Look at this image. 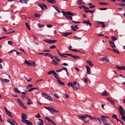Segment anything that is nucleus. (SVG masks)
<instances>
[{
	"mask_svg": "<svg viewBox=\"0 0 125 125\" xmlns=\"http://www.w3.org/2000/svg\"><path fill=\"white\" fill-rule=\"evenodd\" d=\"M112 50H113V51H114L115 52H116V53H117L118 54H120V52H119L118 50H117V49H113Z\"/></svg>",
	"mask_w": 125,
	"mask_h": 125,
	"instance_id": "53",
	"label": "nucleus"
},
{
	"mask_svg": "<svg viewBox=\"0 0 125 125\" xmlns=\"http://www.w3.org/2000/svg\"><path fill=\"white\" fill-rule=\"evenodd\" d=\"M99 4H103V5H108L109 4L106 2H101L99 3Z\"/></svg>",
	"mask_w": 125,
	"mask_h": 125,
	"instance_id": "39",
	"label": "nucleus"
},
{
	"mask_svg": "<svg viewBox=\"0 0 125 125\" xmlns=\"http://www.w3.org/2000/svg\"><path fill=\"white\" fill-rule=\"evenodd\" d=\"M57 82L60 85H65V83L64 82L61 81V80L60 79H58Z\"/></svg>",
	"mask_w": 125,
	"mask_h": 125,
	"instance_id": "21",
	"label": "nucleus"
},
{
	"mask_svg": "<svg viewBox=\"0 0 125 125\" xmlns=\"http://www.w3.org/2000/svg\"><path fill=\"white\" fill-rule=\"evenodd\" d=\"M30 87H33V84H28L26 87V89H28V88H30Z\"/></svg>",
	"mask_w": 125,
	"mask_h": 125,
	"instance_id": "46",
	"label": "nucleus"
},
{
	"mask_svg": "<svg viewBox=\"0 0 125 125\" xmlns=\"http://www.w3.org/2000/svg\"><path fill=\"white\" fill-rule=\"evenodd\" d=\"M44 56H47V57H49L51 59H53V58H54V57L52 55H51V54H49L48 53H45L44 54Z\"/></svg>",
	"mask_w": 125,
	"mask_h": 125,
	"instance_id": "13",
	"label": "nucleus"
},
{
	"mask_svg": "<svg viewBox=\"0 0 125 125\" xmlns=\"http://www.w3.org/2000/svg\"><path fill=\"white\" fill-rule=\"evenodd\" d=\"M73 83H74L73 85V89H78V88H80V83H79L78 82H73Z\"/></svg>",
	"mask_w": 125,
	"mask_h": 125,
	"instance_id": "9",
	"label": "nucleus"
},
{
	"mask_svg": "<svg viewBox=\"0 0 125 125\" xmlns=\"http://www.w3.org/2000/svg\"><path fill=\"white\" fill-rule=\"evenodd\" d=\"M67 85H68V86H71V87H72V88H73L74 87V83H73V82H70L69 83H68Z\"/></svg>",
	"mask_w": 125,
	"mask_h": 125,
	"instance_id": "31",
	"label": "nucleus"
},
{
	"mask_svg": "<svg viewBox=\"0 0 125 125\" xmlns=\"http://www.w3.org/2000/svg\"><path fill=\"white\" fill-rule=\"evenodd\" d=\"M45 119L46 120V121H48L49 122V123H51V124H52V125H56L55 123L53 122L52 120L49 119L48 117H45Z\"/></svg>",
	"mask_w": 125,
	"mask_h": 125,
	"instance_id": "15",
	"label": "nucleus"
},
{
	"mask_svg": "<svg viewBox=\"0 0 125 125\" xmlns=\"http://www.w3.org/2000/svg\"><path fill=\"white\" fill-rule=\"evenodd\" d=\"M42 95H43L45 97V96H47V95H46V93L42 92Z\"/></svg>",
	"mask_w": 125,
	"mask_h": 125,
	"instance_id": "63",
	"label": "nucleus"
},
{
	"mask_svg": "<svg viewBox=\"0 0 125 125\" xmlns=\"http://www.w3.org/2000/svg\"><path fill=\"white\" fill-rule=\"evenodd\" d=\"M24 64L28 65V66H29V67H34L36 63L35 62H29L27 60H25Z\"/></svg>",
	"mask_w": 125,
	"mask_h": 125,
	"instance_id": "6",
	"label": "nucleus"
},
{
	"mask_svg": "<svg viewBox=\"0 0 125 125\" xmlns=\"http://www.w3.org/2000/svg\"><path fill=\"white\" fill-rule=\"evenodd\" d=\"M7 122L11 125H18V124L17 123V122H16V121H15L14 119H8L7 120Z\"/></svg>",
	"mask_w": 125,
	"mask_h": 125,
	"instance_id": "8",
	"label": "nucleus"
},
{
	"mask_svg": "<svg viewBox=\"0 0 125 125\" xmlns=\"http://www.w3.org/2000/svg\"><path fill=\"white\" fill-rule=\"evenodd\" d=\"M116 68H117V69H118V70H121V66H120L118 65H116Z\"/></svg>",
	"mask_w": 125,
	"mask_h": 125,
	"instance_id": "64",
	"label": "nucleus"
},
{
	"mask_svg": "<svg viewBox=\"0 0 125 125\" xmlns=\"http://www.w3.org/2000/svg\"><path fill=\"white\" fill-rule=\"evenodd\" d=\"M71 51H73L74 52H81V51L75 49L71 50Z\"/></svg>",
	"mask_w": 125,
	"mask_h": 125,
	"instance_id": "50",
	"label": "nucleus"
},
{
	"mask_svg": "<svg viewBox=\"0 0 125 125\" xmlns=\"http://www.w3.org/2000/svg\"><path fill=\"white\" fill-rule=\"evenodd\" d=\"M0 81H1V82H2V83H9V82H10L9 80H8V79H3L1 78L0 79Z\"/></svg>",
	"mask_w": 125,
	"mask_h": 125,
	"instance_id": "20",
	"label": "nucleus"
},
{
	"mask_svg": "<svg viewBox=\"0 0 125 125\" xmlns=\"http://www.w3.org/2000/svg\"><path fill=\"white\" fill-rule=\"evenodd\" d=\"M86 63H87V64H88V65H89V66H90L91 67H92V66H93V63H92V62H91V61L89 60H87L86 61Z\"/></svg>",
	"mask_w": 125,
	"mask_h": 125,
	"instance_id": "23",
	"label": "nucleus"
},
{
	"mask_svg": "<svg viewBox=\"0 0 125 125\" xmlns=\"http://www.w3.org/2000/svg\"><path fill=\"white\" fill-rule=\"evenodd\" d=\"M52 94H53V95H54V96H55V97L56 98H59V96H58V95H57V94L56 93H52Z\"/></svg>",
	"mask_w": 125,
	"mask_h": 125,
	"instance_id": "43",
	"label": "nucleus"
},
{
	"mask_svg": "<svg viewBox=\"0 0 125 125\" xmlns=\"http://www.w3.org/2000/svg\"><path fill=\"white\" fill-rule=\"evenodd\" d=\"M44 108L46 109V110H48V111H49L51 114H54V113H59V111L56 110V109H54V108L52 107L44 106Z\"/></svg>",
	"mask_w": 125,
	"mask_h": 125,
	"instance_id": "5",
	"label": "nucleus"
},
{
	"mask_svg": "<svg viewBox=\"0 0 125 125\" xmlns=\"http://www.w3.org/2000/svg\"><path fill=\"white\" fill-rule=\"evenodd\" d=\"M25 26L27 27L28 30H31V26H30V24L28 23L25 22Z\"/></svg>",
	"mask_w": 125,
	"mask_h": 125,
	"instance_id": "34",
	"label": "nucleus"
},
{
	"mask_svg": "<svg viewBox=\"0 0 125 125\" xmlns=\"http://www.w3.org/2000/svg\"><path fill=\"white\" fill-rule=\"evenodd\" d=\"M100 10H107V8H100Z\"/></svg>",
	"mask_w": 125,
	"mask_h": 125,
	"instance_id": "59",
	"label": "nucleus"
},
{
	"mask_svg": "<svg viewBox=\"0 0 125 125\" xmlns=\"http://www.w3.org/2000/svg\"><path fill=\"white\" fill-rule=\"evenodd\" d=\"M38 6L41 8L42 10H44V8L43 7V4H38Z\"/></svg>",
	"mask_w": 125,
	"mask_h": 125,
	"instance_id": "33",
	"label": "nucleus"
},
{
	"mask_svg": "<svg viewBox=\"0 0 125 125\" xmlns=\"http://www.w3.org/2000/svg\"><path fill=\"white\" fill-rule=\"evenodd\" d=\"M51 63L53 64V65H55V66H57V65H58V62H56V61H55V59H53Z\"/></svg>",
	"mask_w": 125,
	"mask_h": 125,
	"instance_id": "28",
	"label": "nucleus"
},
{
	"mask_svg": "<svg viewBox=\"0 0 125 125\" xmlns=\"http://www.w3.org/2000/svg\"><path fill=\"white\" fill-rule=\"evenodd\" d=\"M47 28H52V27H53V25H51V24H48L47 25Z\"/></svg>",
	"mask_w": 125,
	"mask_h": 125,
	"instance_id": "60",
	"label": "nucleus"
},
{
	"mask_svg": "<svg viewBox=\"0 0 125 125\" xmlns=\"http://www.w3.org/2000/svg\"><path fill=\"white\" fill-rule=\"evenodd\" d=\"M20 2H21V3H28V1H27V0H20Z\"/></svg>",
	"mask_w": 125,
	"mask_h": 125,
	"instance_id": "35",
	"label": "nucleus"
},
{
	"mask_svg": "<svg viewBox=\"0 0 125 125\" xmlns=\"http://www.w3.org/2000/svg\"><path fill=\"white\" fill-rule=\"evenodd\" d=\"M78 117L79 119H82V120H83V121L86 124H87V123L89 122V120L88 119H86V118H89L90 120H95V118L92 117L91 115H88L87 114H84L83 116L78 115Z\"/></svg>",
	"mask_w": 125,
	"mask_h": 125,
	"instance_id": "1",
	"label": "nucleus"
},
{
	"mask_svg": "<svg viewBox=\"0 0 125 125\" xmlns=\"http://www.w3.org/2000/svg\"><path fill=\"white\" fill-rule=\"evenodd\" d=\"M39 121L37 122L38 125H43V121L41 119H38Z\"/></svg>",
	"mask_w": 125,
	"mask_h": 125,
	"instance_id": "24",
	"label": "nucleus"
},
{
	"mask_svg": "<svg viewBox=\"0 0 125 125\" xmlns=\"http://www.w3.org/2000/svg\"><path fill=\"white\" fill-rule=\"evenodd\" d=\"M43 42H47V43L50 44V43H55V42H57V40H51V39H44Z\"/></svg>",
	"mask_w": 125,
	"mask_h": 125,
	"instance_id": "7",
	"label": "nucleus"
},
{
	"mask_svg": "<svg viewBox=\"0 0 125 125\" xmlns=\"http://www.w3.org/2000/svg\"><path fill=\"white\" fill-rule=\"evenodd\" d=\"M82 3L83 0H77L76 2V4H77V5H82Z\"/></svg>",
	"mask_w": 125,
	"mask_h": 125,
	"instance_id": "27",
	"label": "nucleus"
},
{
	"mask_svg": "<svg viewBox=\"0 0 125 125\" xmlns=\"http://www.w3.org/2000/svg\"><path fill=\"white\" fill-rule=\"evenodd\" d=\"M61 69L62 70V71H63V70H64V71H65L66 73H67L68 70L67 69V68L63 67L62 68H61Z\"/></svg>",
	"mask_w": 125,
	"mask_h": 125,
	"instance_id": "47",
	"label": "nucleus"
},
{
	"mask_svg": "<svg viewBox=\"0 0 125 125\" xmlns=\"http://www.w3.org/2000/svg\"><path fill=\"white\" fill-rule=\"evenodd\" d=\"M55 58L56 60H57V61H58V62H59L60 61V59H58V58H57V57L55 56Z\"/></svg>",
	"mask_w": 125,
	"mask_h": 125,
	"instance_id": "62",
	"label": "nucleus"
},
{
	"mask_svg": "<svg viewBox=\"0 0 125 125\" xmlns=\"http://www.w3.org/2000/svg\"><path fill=\"white\" fill-rule=\"evenodd\" d=\"M42 16V15L39 14H35V17H37V18H40Z\"/></svg>",
	"mask_w": 125,
	"mask_h": 125,
	"instance_id": "42",
	"label": "nucleus"
},
{
	"mask_svg": "<svg viewBox=\"0 0 125 125\" xmlns=\"http://www.w3.org/2000/svg\"><path fill=\"white\" fill-rule=\"evenodd\" d=\"M36 118H37L38 119L41 118V114L39 113L38 114L36 115L35 116Z\"/></svg>",
	"mask_w": 125,
	"mask_h": 125,
	"instance_id": "52",
	"label": "nucleus"
},
{
	"mask_svg": "<svg viewBox=\"0 0 125 125\" xmlns=\"http://www.w3.org/2000/svg\"><path fill=\"white\" fill-rule=\"evenodd\" d=\"M89 12H90V13L92 14L93 12H95V10H88Z\"/></svg>",
	"mask_w": 125,
	"mask_h": 125,
	"instance_id": "56",
	"label": "nucleus"
},
{
	"mask_svg": "<svg viewBox=\"0 0 125 125\" xmlns=\"http://www.w3.org/2000/svg\"><path fill=\"white\" fill-rule=\"evenodd\" d=\"M118 5H120V6H125V3H117Z\"/></svg>",
	"mask_w": 125,
	"mask_h": 125,
	"instance_id": "49",
	"label": "nucleus"
},
{
	"mask_svg": "<svg viewBox=\"0 0 125 125\" xmlns=\"http://www.w3.org/2000/svg\"><path fill=\"white\" fill-rule=\"evenodd\" d=\"M30 104H33V101H32V100H31L30 99H28L27 102V105H30Z\"/></svg>",
	"mask_w": 125,
	"mask_h": 125,
	"instance_id": "36",
	"label": "nucleus"
},
{
	"mask_svg": "<svg viewBox=\"0 0 125 125\" xmlns=\"http://www.w3.org/2000/svg\"><path fill=\"white\" fill-rule=\"evenodd\" d=\"M21 122L22 123H24V124H26V125H33V124H32V122H30L27 119H28V116L26 115L24 113H22L21 115Z\"/></svg>",
	"mask_w": 125,
	"mask_h": 125,
	"instance_id": "2",
	"label": "nucleus"
},
{
	"mask_svg": "<svg viewBox=\"0 0 125 125\" xmlns=\"http://www.w3.org/2000/svg\"><path fill=\"white\" fill-rule=\"evenodd\" d=\"M55 71L54 70H51L49 72H48L47 73L48 74V75H54L55 73Z\"/></svg>",
	"mask_w": 125,
	"mask_h": 125,
	"instance_id": "30",
	"label": "nucleus"
},
{
	"mask_svg": "<svg viewBox=\"0 0 125 125\" xmlns=\"http://www.w3.org/2000/svg\"><path fill=\"white\" fill-rule=\"evenodd\" d=\"M119 113L120 114L121 116V118L122 120H125V116L124 115H125V109H124V107H123V106L121 105L119 107Z\"/></svg>",
	"mask_w": 125,
	"mask_h": 125,
	"instance_id": "4",
	"label": "nucleus"
},
{
	"mask_svg": "<svg viewBox=\"0 0 125 125\" xmlns=\"http://www.w3.org/2000/svg\"><path fill=\"white\" fill-rule=\"evenodd\" d=\"M54 77L57 81L60 79L59 78H58V73H57L56 72L54 74Z\"/></svg>",
	"mask_w": 125,
	"mask_h": 125,
	"instance_id": "32",
	"label": "nucleus"
},
{
	"mask_svg": "<svg viewBox=\"0 0 125 125\" xmlns=\"http://www.w3.org/2000/svg\"><path fill=\"white\" fill-rule=\"evenodd\" d=\"M62 13L63 16H65V18L67 19V20H71V21H73V13H71L70 12H65L63 11H62Z\"/></svg>",
	"mask_w": 125,
	"mask_h": 125,
	"instance_id": "3",
	"label": "nucleus"
},
{
	"mask_svg": "<svg viewBox=\"0 0 125 125\" xmlns=\"http://www.w3.org/2000/svg\"><path fill=\"white\" fill-rule=\"evenodd\" d=\"M104 61H106L107 63L110 62V60H109V58L108 57H104Z\"/></svg>",
	"mask_w": 125,
	"mask_h": 125,
	"instance_id": "40",
	"label": "nucleus"
},
{
	"mask_svg": "<svg viewBox=\"0 0 125 125\" xmlns=\"http://www.w3.org/2000/svg\"><path fill=\"white\" fill-rule=\"evenodd\" d=\"M46 99H47V100H49V101H52L53 99L51 96L47 95L46 96H45L44 97Z\"/></svg>",
	"mask_w": 125,
	"mask_h": 125,
	"instance_id": "16",
	"label": "nucleus"
},
{
	"mask_svg": "<svg viewBox=\"0 0 125 125\" xmlns=\"http://www.w3.org/2000/svg\"><path fill=\"white\" fill-rule=\"evenodd\" d=\"M102 121L103 122V123L105 125H111L112 123L110 122H108L107 121V119L104 118H101Z\"/></svg>",
	"mask_w": 125,
	"mask_h": 125,
	"instance_id": "10",
	"label": "nucleus"
},
{
	"mask_svg": "<svg viewBox=\"0 0 125 125\" xmlns=\"http://www.w3.org/2000/svg\"><path fill=\"white\" fill-rule=\"evenodd\" d=\"M54 48H56V46L55 45H52L50 46V49H54Z\"/></svg>",
	"mask_w": 125,
	"mask_h": 125,
	"instance_id": "48",
	"label": "nucleus"
},
{
	"mask_svg": "<svg viewBox=\"0 0 125 125\" xmlns=\"http://www.w3.org/2000/svg\"><path fill=\"white\" fill-rule=\"evenodd\" d=\"M111 39L112 40V41H114L115 42V41H117V37H115V36H112Z\"/></svg>",
	"mask_w": 125,
	"mask_h": 125,
	"instance_id": "44",
	"label": "nucleus"
},
{
	"mask_svg": "<svg viewBox=\"0 0 125 125\" xmlns=\"http://www.w3.org/2000/svg\"><path fill=\"white\" fill-rule=\"evenodd\" d=\"M71 29L72 31H77V29L75 28V26H74V25H71Z\"/></svg>",
	"mask_w": 125,
	"mask_h": 125,
	"instance_id": "45",
	"label": "nucleus"
},
{
	"mask_svg": "<svg viewBox=\"0 0 125 125\" xmlns=\"http://www.w3.org/2000/svg\"><path fill=\"white\" fill-rule=\"evenodd\" d=\"M87 70V74L90 75L91 74V71H90V67L87 65L86 66Z\"/></svg>",
	"mask_w": 125,
	"mask_h": 125,
	"instance_id": "17",
	"label": "nucleus"
},
{
	"mask_svg": "<svg viewBox=\"0 0 125 125\" xmlns=\"http://www.w3.org/2000/svg\"><path fill=\"white\" fill-rule=\"evenodd\" d=\"M47 1L49 2V3H52V4L56 3V0H47Z\"/></svg>",
	"mask_w": 125,
	"mask_h": 125,
	"instance_id": "22",
	"label": "nucleus"
},
{
	"mask_svg": "<svg viewBox=\"0 0 125 125\" xmlns=\"http://www.w3.org/2000/svg\"><path fill=\"white\" fill-rule=\"evenodd\" d=\"M87 25H88L89 26H91L92 24L90 22V21H89V20H88V21L87 22Z\"/></svg>",
	"mask_w": 125,
	"mask_h": 125,
	"instance_id": "55",
	"label": "nucleus"
},
{
	"mask_svg": "<svg viewBox=\"0 0 125 125\" xmlns=\"http://www.w3.org/2000/svg\"><path fill=\"white\" fill-rule=\"evenodd\" d=\"M107 99L108 101H109V102H110V103L112 104V105H113L114 106H115V101H113L110 98H107Z\"/></svg>",
	"mask_w": 125,
	"mask_h": 125,
	"instance_id": "18",
	"label": "nucleus"
},
{
	"mask_svg": "<svg viewBox=\"0 0 125 125\" xmlns=\"http://www.w3.org/2000/svg\"><path fill=\"white\" fill-rule=\"evenodd\" d=\"M21 93H22V94H23V95H26V94H27L28 92H27V91L22 92Z\"/></svg>",
	"mask_w": 125,
	"mask_h": 125,
	"instance_id": "61",
	"label": "nucleus"
},
{
	"mask_svg": "<svg viewBox=\"0 0 125 125\" xmlns=\"http://www.w3.org/2000/svg\"><path fill=\"white\" fill-rule=\"evenodd\" d=\"M120 70H124L125 71V66H120Z\"/></svg>",
	"mask_w": 125,
	"mask_h": 125,
	"instance_id": "57",
	"label": "nucleus"
},
{
	"mask_svg": "<svg viewBox=\"0 0 125 125\" xmlns=\"http://www.w3.org/2000/svg\"><path fill=\"white\" fill-rule=\"evenodd\" d=\"M101 95L102 96H108L109 94H108V92H107V91H104L102 93Z\"/></svg>",
	"mask_w": 125,
	"mask_h": 125,
	"instance_id": "26",
	"label": "nucleus"
},
{
	"mask_svg": "<svg viewBox=\"0 0 125 125\" xmlns=\"http://www.w3.org/2000/svg\"><path fill=\"white\" fill-rule=\"evenodd\" d=\"M38 27H39V28H43V27H44V24H42L39 23H38Z\"/></svg>",
	"mask_w": 125,
	"mask_h": 125,
	"instance_id": "38",
	"label": "nucleus"
},
{
	"mask_svg": "<svg viewBox=\"0 0 125 125\" xmlns=\"http://www.w3.org/2000/svg\"><path fill=\"white\" fill-rule=\"evenodd\" d=\"M4 109L8 116H9V117H11V118H12V113L10 112L9 110H8V109H7V108L6 107H5Z\"/></svg>",
	"mask_w": 125,
	"mask_h": 125,
	"instance_id": "11",
	"label": "nucleus"
},
{
	"mask_svg": "<svg viewBox=\"0 0 125 125\" xmlns=\"http://www.w3.org/2000/svg\"><path fill=\"white\" fill-rule=\"evenodd\" d=\"M72 58H73L75 60H77L78 59H81V58L79 56L77 55H72Z\"/></svg>",
	"mask_w": 125,
	"mask_h": 125,
	"instance_id": "25",
	"label": "nucleus"
},
{
	"mask_svg": "<svg viewBox=\"0 0 125 125\" xmlns=\"http://www.w3.org/2000/svg\"><path fill=\"white\" fill-rule=\"evenodd\" d=\"M14 91H15V92H17L18 93H20V90H18V88H14Z\"/></svg>",
	"mask_w": 125,
	"mask_h": 125,
	"instance_id": "37",
	"label": "nucleus"
},
{
	"mask_svg": "<svg viewBox=\"0 0 125 125\" xmlns=\"http://www.w3.org/2000/svg\"><path fill=\"white\" fill-rule=\"evenodd\" d=\"M73 34L72 32H66L62 34V37H67L69 35H72Z\"/></svg>",
	"mask_w": 125,
	"mask_h": 125,
	"instance_id": "19",
	"label": "nucleus"
},
{
	"mask_svg": "<svg viewBox=\"0 0 125 125\" xmlns=\"http://www.w3.org/2000/svg\"><path fill=\"white\" fill-rule=\"evenodd\" d=\"M17 101H18L20 106L21 107H23L24 106V103H23L22 100H20V99H17Z\"/></svg>",
	"mask_w": 125,
	"mask_h": 125,
	"instance_id": "12",
	"label": "nucleus"
},
{
	"mask_svg": "<svg viewBox=\"0 0 125 125\" xmlns=\"http://www.w3.org/2000/svg\"><path fill=\"white\" fill-rule=\"evenodd\" d=\"M113 119H117V115L116 114H113V116H112Z\"/></svg>",
	"mask_w": 125,
	"mask_h": 125,
	"instance_id": "58",
	"label": "nucleus"
},
{
	"mask_svg": "<svg viewBox=\"0 0 125 125\" xmlns=\"http://www.w3.org/2000/svg\"><path fill=\"white\" fill-rule=\"evenodd\" d=\"M109 44L111 47H112V48H115V47H116V45H115V42H114L113 41H109Z\"/></svg>",
	"mask_w": 125,
	"mask_h": 125,
	"instance_id": "14",
	"label": "nucleus"
},
{
	"mask_svg": "<svg viewBox=\"0 0 125 125\" xmlns=\"http://www.w3.org/2000/svg\"><path fill=\"white\" fill-rule=\"evenodd\" d=\"M13 43V42L11 41H8V44H9V45H12Z\"/></svg>",
	"mask_w": 125,
	"mask_h": 125,
	"instance_id": "54",
	"label": "nucleus"
},
{
	"mask_svg": "<svg viewBox=\"0 0 125 125\" xmlns=\"http://www.w3.org/2000/svg\"><path fill=\"white\" fill-rule=\"evenodd\" d=\"M13 51H15V52H16L17 55L21 54V53H20V52L17 51L16 50H12L9 52V53H12V52H13Z\"/></svg>",
	"mask_w": 125,
	"mask_h": 125,
	"instance_id": "29",
	"label": "nucleus"
},
{
	"mask_svg": "<svg viewBox=\"0 0 125 125\" xmlns=\"http://www.w3.org/2000/svg\"><path fill=\"white\" fill-rule=\"evenodd\" d=\"M24 79L25 80H26V81H27V82H31V81H32V79L31 78H27V77H26V76H24Z\"/></svg>",
	"mask_w": 125,
	"mask_h": 125,
	"instance_id": "41",
	"label": "nucleus"
},
{
	"mask_svg": "<svg viewBox=\"0 0 125 125\" xmlns=\"http://www.w3.org/2000/svg\"><path fill=\"white\" fill-rule=\"evenodd\" d=\"M72 22H73V23H75V24H80V23H81V22L76 21H72Z\"/></svg>",
	"mask_w": 125,
	"mask_h": 125,
	"instance_id": "51",
	"label": "nucleus"
}]
</instances>
